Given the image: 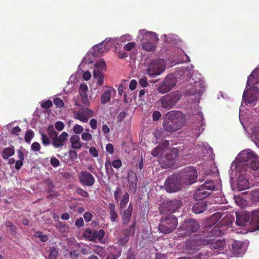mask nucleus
<instances>
[{
	"mask_svg": "<svg viewBox=\"0 0 259 259\" xmlns=\"http://www.w3.org/2000/svg\"><path fill=\"white\" fill-rule=\"evenodd\" d=\"M83 131V127L79 124H76L73 127V132L76 134L81 133Z\"/></svg>",
	"mask_w": 259,
	"mask_h": 259,
	"instance_id": "obj_57",
	"label": "nucleus"
},
{
	"mask_svg": "<svg viewBox=\"0 0 259 259\" xmlns=\"http://www.w3.org/2000/svg\"><path fill=\"white\" fill-rule=\"evenodd\" d=\"M71 147L75 149H79L81 148V144L80 142V138L78 136L73 135L70 138Z\"/></svg>",
	"mask_w": 259,
	"mask_h": 259,
	"instance_id": "obj_33",
	"label": "nucleus"
},
{
	"mask_svg": "<svg viewBox=\"0 0 259 259\" xmlns=\"http://www.w3.org/2000/svg\"><path fill=\"white\" fill-rule=\"evenodd\" d=\"M215 188L213 181L207 180L197 188L193 194V198L196 200L204 199L211 194Z\"/></svg>",
	"mask_w": 259,
	"mask_h": 259,
	"instance_id": "obj_3",
	"label": "nucleus"
},
{
	"mask_svg": "<svg viewBox=\"0 0 259 259\" xmlns=\"http://www.w3.org/2000/svg\"><path fill=\"white\" fill-rule=\"evenodd\" d=\"M108 89L103 93L101 97V102L103 104L107 103L111 99L112 93H115L116 91L112 87H108Z\"/></svg>",
	"mask_w": 259,
	"mask_h": 259,
	"instance_id": "obj_24",
	"label": "nucleus"
},
{
	"mask_svg": "<svg viewBox=\"0 0 259 259\" xmlns=\"http://www.w3.org/2000/svg\"><path fill=\"white\" fill-rule=\"evenodd\" d=\"M93 112L88 108H81L74 113V118L84 123H87L89 119L93 116Z\"/></svg>",
	"mask_w": 259,
	"mask_h": 259,
	"instance_id": "obj_15",
	"label": "nucleus"
},
{
	"mask_svg": "<svg viewBox=\"0 0 259 259\" xmlns=\"http://www.w3.org/2000/svg\"><path fill=\"white\" fill-rule=\"evenodd\" d=\"M104 236L105 231L103 229L97 231L88 228L84 231L83 234V237L85 240L92 242H96L97 239L100 241Z\"/></svg>",
	"mask_w": 259,
	"mask_h": 259,
	"instance_id": "obj_13",
	"label": "nucleus"
},
{
	"mask_svg": "<svg viewBox=\"0 0 259 259\" xmlns=\"http://www.w3.org/2000/svg\"><path fill=\"white\" fill-rule=\"evenodd\" d=\"M129 201V195L127 192H125L121 198L119 204V210L121 211L126 206Z\"/></svg>",
	"mask_w": 259,
	"mask_h": 259,
	"instance_id": "obj_39",
	"label": "nucleus"
},
{
	"mask_svg": "<svg viewBox=\"0 0 259 259\" xmlns=\"http://www.w3.org/2000/svg\"><path fill=\"white\" fill-rule=\"evenodd\" d=\"M48 133L49 135L50 138L52 139V142L53 141V139H54L57 136L58 134L55 131L53 125H50L48 126Z\"/></svg>",
	"mask_w": 259,
	"mask_h": 259,
	"instance_id": "obj_44",
	"label": "nucleus"
},
{
	"mask_svg": "<svg viewBox=\"0 0 259 259\" xmlns=\"http://www.w3.org/2000/svg\"><path fill=\"white\" fill-rule=\"evenodd\" d=\"M133 210V204L131 203L128 207L125 209L122 212L120 211V215L122 219V223L123 225L128 224L131 219Z\"/></svg>",
	"mask_w": 259,
	"mask_h": 259,
	"instance_id": "obj_17",
	"label": "nucleus"
},
{
	"mask_svg": "<svg viewBox=\"0 0 259 259\" xmlns=\"http://www.w3.org/2000/svg\"><path fill=\"white\" fill-rule=\"evenodd\" d=\"M104 41H102L101 43L99 44L98 45H95L93 47V55L95 56H99L100 54L103 53V49L102 47L103 42Z\"/></svg>",
	"mask_w": 259,
	"mask_h": 259,
	"instance_id": "obj_40",
	"label": "nucleus"
},
{
	"mask_svg": "<svg viewBox=\"0 0 259 259\" xmlns=\"http://www.w3.org/2000/svg\"><path fill=\"white\" fill-rule=\"evenodd\" d=\"M251 221L256 229L259 230V209L252 211Z\"/></svg>",
	"mask_w": 259,
	"mask_h": 259,
	"instance_id": "obj_32",
	"label": "nucleus"
},
{
	"mask_svg": "<svg viewBox=\"0 0 259 259\" xmlns=\"http://www.w3.org/2000/svg\"><path fill=\"white\" fill-rule=\"evenodd\" d=\"M251 199L254 202H259V190H254L250 193Z\"/></svg>",
	"mask_w": 259,
	"mask_h": 259,
	"instance_id": "obj_45",
	"label": "nucleus"
},
{
	"mask_svg": "<svg viewBox=\"0 0 259 259\" xmlns=\"http://www.w3.org/2000/svg\"><path fill=\"white\" fill-rule=\"evenodd\" d=\"M238 159L242 163V169L246 172L259 168V157L251 151H241L238 155Z\"/></svg>",
	"mask_w": 259,
	"mask_h": 259,
	"instance_id": "obj_1",
	"label": "nucleus"
},
{
	"mask_svg": "<svg viewBox=\"0 0 259 259\" xmlns=\"http://www.w3.org/2000/svg\"><path fill=\"white\" fill-rule=\"evenodd\" d=\"M58 255V251L57 249L52 247L50 249V252L49 255V259H56Z\"/></svg>",
	"mask_w": 259,
	"mask_h": 259,
	"instance_id": "obj_48",
	"label": "nucleus"
},
{
	"mask_svg": "<svg viewBox=\"0 0 259 259\" xmlns=\"http://www.w3.org/2000/svg\"><path fill=\"white\" fill-rule=\"evenodd\" d=\"M222 217V213L221 212H217L211 215L208 219V222L212 223V225H215Z\"/></svg>",
	"mask_w": 259,
	"mask_h": 259,
	"instance_id": "obj_38",
	"label": "nucleus"
},
{
	"mask_svg": "<svg viewBox=\"0 0 259 259\" xmlns=\"http://www.w3.org/2000/svg\"><path fill=\"white\" fill-rule=\"evenodd\" d=\"M180 99V97L177 93L171 92L161 97L158 103L162 108L169 110L174 107Z\"/></svg>",
	"mask_w": 259,
	"mask_h": 259,
	"instance_id": "obj_6",
	"label": "nucleus"
},
{
	"mask_svg": "<svg viewBox=\"0 0 259 259\" xmlns=\"http://www.w3.org/2000/svg\"><path fill=\"white\" fill-rule=\"evenodd\" d=\"M34 236L36 238H39L42 242H46L48 240V236L46 235H43L40 231H37L34 234Z\"/></svg>",
	"mask_w": 259,
	"mask_h": 259,
	"instance_id": "obj_50",
	"label": "nucleus"
},
{
	"mask_svg": "<svg viewBox=\"0 0 259 259\" xmlns=\"http://www.w3.org/2000/svg\"><path fill=\"white\" fill-rule=\"evenodd\" d=\"M41 136L42 144L45 146L49 145L50 143V140L49 138L43 133L41 134Z\"/></svg>",
	"mask_w": 259,
	"mask_h": 259,
	"instance_id": "obj_54",
	"label": "nucleus"
},
{
	"mask_svg": "<svg viewBox=\"0 0 259 259\" xmlns=\"http://www.w3.org/2000/svg\"><path fill=\"white\" fill-rule=\"evenodd\" d=\"M178 176L183 185H190L196 182L197 171L193 166H189L185 167Z\"/></svg>",
	"mask_w": 259,
	"mask_h": 259,
	"instance_id": "obj_5",
	"label": "nucleus"
},
{
	"mask_svg": "<svg viewBox=\"0 0 259 259\" xmlns=\"http://www.w3.org/2000/svg\"><path fill=\"white\" fill-rule=\"evenodd\" d=\"M90 154L94 157L98 156V151L95 147H91L89 149Z\"/></svg>",
	"mask_w": 259,
	"mask_h": 259,
	"instance_id": "obj_64",
	"label": "nucleus"
},
{
	"mask_svg": "<svg viewBox=\"0 0 259 259\" xmlns=\"http://www.w3.org/2000/svg\"><path fill=\"white\" fill-rule=\"evenodd\" d=\"M106 70V63L103 59H100L99 61H97L95 64V68L93 72H96L98 73V72H100L101 73H103L104 71Z\"/></svg>",
	"mask_w": 259,
	"mask_h": 259,
	"instance_id": "obj_31",
	"label": "nucleus"
},
{
	"mask_svg": "<svg viewBox=\"0 0 259 259\" xmlns=\"http://www.w3.org/2000/svg\"><path fill=\"white\" fill-rule=\"evenodd\" d=\"M250 217L248 215L243 214L240 215L236 213V224L239 226H244L249 222Z\"/></svg>",
	"mask_w": 259,
	"mask_h": 259,
	"instance_id": "obj_29",
	"label": "nucleus"
},
{
	"mask_svg": "<svg viewBox=\"0 0 259 259\" xmlns=\"http://www.w3.org/2000/svg\"><path fill=\"white\" fill-rule=\"evenodd\" d=\"M243 246L244 243L242 241L235 240L232 244V251L236 256H241L245 252Z\"/></svg>",
	"mask_w": 259,
	"mask_h": 259,
	"instance_id": "obj_18",
	"label": "nucleus"
},
{
	"mask_svg": "<svg viewBox=\"0 0 259 259\" xmlns=\"http://www.w3.org/2000/svg\"><path fill=\"white\" fill-rule=\"evenodd\" d=\"M128 241L129 238L124 236L123 237L119 238L117 240L116 243L119 246H124L127 243Z\"/></svg>",
	"mask_w": 259,
	"mask_h": 259,
	"instance_id": "obj_47",
	"label": "nucleus"
},
{
	"mask_svg": "<svg viewBox=\"0 0 259 259\" xmlns=\"http://www.w3.org/2000/svg\"><path fill=\"white\" fill-rule=\"evenodd\" d=\"M206 240H209V242L206 243V245H209L210 249H218L223 248L225 244V241L224 240L218 239L215 240L214 239H206Z\"/></svg>",
	"mask_w": 259,
	"mask_h": 259,
	"instance_id": "obj_22",
	"label": "nucleus"
},
{
	"mask_svg": "<svg viewBox=\"0 0 259 259\" xmlns=\"http://www.w3.org/2000/svg\"><path fill=\"white\" fill-rule=\"evenodd\" d=\"M34 136V132L31 130H28L25 135V141L28 143H30L31 140L33 138Z\"/></svg>",
	"mask_w": 259,
	"mask_h": 259,
	"instance_id": "obj_46",
	"label": "nucleus"
},
{
	"mask_svg": "<svg viewBox=\"0 0 259 259\" xmlns=\"http://www.w3.org/2000/svg\"><path fill=\"white\" fill-rule=\"evenodd\" d=\"M162 148L159 146H157L151 152V154L154 157H156L162 153Z\"/></svg>",
	"mask_w": 259,
	"mask_h": 259,
	"instance_id": "obj_49",
	"label": "nucleus"
},
{
	"mask_svg": "<svg viewBox=\"0 0 259 259\" xmlns=\"http://www.w3.org/2000/svg\"><path fill=\"white\" fill-rule=\"evenodd\" d=\"M108 209L110 219L111 222H117L118 214L115 211V205L114 203H109Z\"/></svg>",
	"mask_w": 259,
	"mask_h": 259,
	"instance_id": "obj_30",
	"label": "nucleus"
},
{
	"mask_svg": "<svg viewBox=\"0 0 259 259\" xmlns=\"http://www.w3.org/2000/svg\"><path fill=\"white\" fill-rule=\"evenodd\" d=\"M177 226V218L174 215H168L161 218L158 230L162 233L169 234L175 230Z\"/></svg>",
	"mask_w": 259,
	"mask_h": 259,
	"instance_id": "obj_4",
	"label": "nucleus"
},
{
	"mask_svg": "<svg viewBox=\"0 0 259 259\" xmlns=\"http://www.w3.org/2000/svg\"><path fill=\"white\" fill-rule=\"evenodd\" d=\"M207 205L206 201L198 202L193 205L192 211L196 214L202 213L206 210Z\"/></svg>",
	"mask_w": 259,
	"mask_h": 259,
	"instance_id": "obj_26",
	"label": "nucleus"
},
{
	"mask_svg": "<svg viewBox=\"0 0 259 259\" xmlns=\"http://www.w3.org/2000/svg\"><path fill=\"white\" fill-rule=\"evenodd\" d=\"M177 79L172 74L166 76L158 87L159 92L164 94L170 91L176 84Z\"/></svg>",
	"mask_w": 259,
	"mask_h": 259,
	"instance_id": "obj_12",
	"label": "nucleus"
},
{
	"mask_svg": "<svg viewBox=\"0 0 259 259\" xmlns=\"http://www.w3.org/2000/svg\"><path fill=\"white\" fill-rule=\"evenodd\" d=\"M14 153L15 150L13 147L6 148L3 151L2 157L5 159H7L13 155Z\"/></svg>",
	"mask_w": 259,
	"mask_h": 259,
	"instance_id": "obj_37",
	"label": "nucleus"
},
{
	"mask_svg": "<svg viewBox=\"0 0 259 259\" xmlns=\"http://www.w3.org/2000/svg\"><path fill=\"white\" fill-rule=\"evenodd\" d=\"M31 149L35 152H37L40 149V145L38 142H34L31 146Z\"/></svg>",
	"mask_w": 259,
	"mask_h": 259,
	"instance_id": "obj_62",
	"label": "nucleus"
},
{
	"mask_svg": "<svg viewBox=\"0 0 259 259\" xmlns=\"http://www.w3.org/2000/svg\"><path fill=\"white\" fill-rule=\"evenodd\" d=\"M178 156L177 152H172L167 153L163 158V163L167 167H170L175 161V159Z\"/></svg>",
	"mask_w": 259,
	"mask_h": 259,
	"instance_id": "obj_23",
	"label": "nucleus"
},
{
	"mask_svg": "<svg viewBox=\"0 0 259 259\" xmlns=\"http://www.w3.org/2000/svg\"><path fill=\"white\" fill-rule=\"evenodd\" d=\"M6 226L9 228V232L13 236H15L17 234V228L12 223L9 221H7L5 223Z\"/></svg>",
	"mask_w": 259,
	"mask_h": 259,
	"instance_id": "obj_42",
	"label": "nucleus"
},
{
	"mask_svg": "<svg viewBox=\"0 0 259 259\" xmlns=\"http://www.w3.org/2000/svg\"><path fill=\"white\" fill-rule=\"evenodd\" d=\"M207 242H209V240H206V239L200 236L191 237L186 242V249L187 250H192L193 252L202 246L206 245Z\"/></svg>",
	"mask_w": 259,
	"mask_h": 259,
	"instance_id": "obj_11",
	"label": "nucleus"
},
{
	"mask_svg": "<svg viewBox=\"0 0 259 259\" xmlns=\"http://www.w3.org/2000/svg\"><path fill=\"white\" fill-rule=\"evenodd\" d=\"M243 99L245 102L247 103H252L257 99V95L256 94H251L249 95L243 94Z\"/></svg>",
	"mask_w": 259,
	"mask_h": 259,
	"instance_id": "obj_41",
	"label": "nucleus"
},
{
	"mask_svg": "<svg viewBox=\"0 0 259 259\" xmlns=\"http://www.w3.org/2000/svg\"><path fill=\"white\" fill-rule=\"evenodd\" d=\"M121 194V190L119 187L116 188L115 191L114 192V198L117 202L118 201Z\"/></svg>",
	"mask_w": 259,
	"mask_h": 259,
	"instance_id": "obj_55",
	"label": "nucleus"
},
{
	"mask_svg": "<svg viewBox=\"0 0 259 259\" xmlns=\"http://www.w3.org/2000/svg\"><path fill=\"white\" fill-rule=\"evenodd\" d=\"M146 40L149 39V41L144 42L143 43V48L146 51L153 52L155 49V42L158 40V37L155 33L153 32H149L145 35Z\"/></svg>",
	"mask_w": 259,
	"mask_h": 259,
	"instance_id": "obj_14",
	"label": "nucleus"
},
{
	"mask_svg": "<svg viewBox=\"0 0 259 259\" xmlns=\"http://www.w3.org/2000/svg\"><path fill=\"white\" fill-rule=\"evenodd\" d=\"M121 254V249H120L116 254L110 252L108 253L106 259H117Z\"/></svg>",
	"mask_w": 259,
	"mask_h": 259,
	"instance_id": "obj_53",
	"label": "nucleus"
},
{
	"mask_svg": "<svg viewBox=\"0 0 259 259\" xmlns=\"http://www.w3.org/2000/svg\"><path fill=\"white\" fill-rule=\"evenodd\" d=\"M68 134L67 133L64 132L59 137L58 136L53 139L52 144L56 148H62L67 141Z\"/></svg>",
	"mask_w": 259,
	"mask_h": 259,
	"instance_id": "obj_19",
	"label": "nucleus"
},
{
	"mask_svg": "<svg viewBox=\"0 0 259 259\" xmlns=\"http://www.w3.org/2000/svg\"><path fill=\"white\" fill-rule=\"evenodd\" d=\"M79 182L83 185L92 186L95 182V179L89 172L84 170L81 171L78 175Z\"/></svg>",
	"mask_w": 259,
	"mask_h": 259,
	"instance_id": "obj_16",
	"label": "nucleus"
},
{
	"mask_svg": "<svg viewBox=\"0 0 259 259\" xmlns=\"http://www.w3.org/2000/svg\"><path fill=\"white\" fill-rule=\"evenodd\" d=\"M221 226L218 223L214 226L212 229H209V230L207 231V235L205 239H211L212 236H221L223 234V231L220 229Z\"/></svg>",
	"mask_w": 259,
	"mask_h": 259,
	"instance_id": "obj_27",
	"label": "nucleus"
},
{
	"mask_svg": "<svg viewBox=\"0 0 259 259\" xmlns=\"http://www.w3.org/2000/svg\"><path fill=\"white\" fill-rule=\"evenodd\" d=\"M237 187L241 190H245L250 188V184L245 177L240 176L237 180Z\"/></svg>",
	"mask_w": 259,
	"mask_h": 259,
	"instance_id": "obj_28",
	"label": "nucleus"
},
{
	"mask_svg": "<svg viewBox=\"0 0 259 259\" xmlns=\"http://www.w3.org/2000/svg\"><path fill=\"white\" fill-rule=\"evenodd\" d=\"M200 228L199 223L196 220L189 219L184 222L179 228L180 233L184 236H189L196 232Z\"/></svg>",
	"mask_w": 259,
	"mask_h": 259,
	"instance_id": "obj_10",
	"label": "nucleus"
},
{
	"mask_svg": "<svg viewBox=\"0 0 259 259\" xmlns=\"http://www.w3.org/2000/svg\"><path fill=\"white\" fill-rule=\"evenodd\" d=\"M88 90V88L87 85L84 83L80 84L79 89V93L80 96L81 102L84 106H88L89 105V101L87 94Z\"/></svg>",
	"mask_w": 259,
	"mask_h": 259,
	"instance_id": "obj_21",
	"label": "nucleus"
},
{
	"mask_svg": "<svg viewBox=\"0 0 259 259\" xmlns=\"http://www.w3.org/2000/svg\"><path fill=\"white\" fill-rule=\"evenodd\" d=\"M83 218L86 222H90L93 218V214L89 211L85 212L83 214Z\"/></svg>",
	"mask_w": 259,
	"mask_h": 259,
	"instance_id": "obj_63",
	"label": "nucleus"
},
{
	"mask_svg": "<svg viewBox=\"0 0 259 259\" xmlns=\"http://www.w3.org/2000/svg\"><path fill=\"white\" fill-rule=\"evenodd\" d=\"M53 105L52 102L51 100H47V101L41 103V107L43 109H48L51 107Z\"/></svg>",
	"mask_w": 259,
	"mask_h": 259,
	"instance_id": "obj_61",
	"label": "nucleus"
},
{
	"mask_svg": "<svg viewBox=\"0 0 259 259\" xmlns=\"http://www.w3.org/2000/svg\"><path fill=\"white\" fill-rule=\"evenodd\" d=\"M81 138L83 141H88L92 140V136L89 133L84 132L82 134Z\"/></svg>",
	"mask_w": 259,
	"mask_h": 259,
	"instance_id": "obj_59",
	"label": "nucleus"
},
{
	"mask_svg": "<svg viewBox=\"0 0 259 259\" xmlns=\"http://www.w3.org/2000/svg\"><path fill=\"white\" fill-rule=\"evenodd\" d=\"M127 181L130 190L135 191L137 187L138 178L136 174L132 170L128 172Z\"/></svg>",
	"mask_w": 259,
	"mask_h": 259,
	"instance_id": "obj_20",
	"label": "nucleus"
},
{
	"mask_svg": "<svg viewBox=\"0 0 259 259\" xmlns=\"http://www.w3.org/2000/svg\"><path fill=\"white\" fill-rule=\"evenodd\" d=\"M168 117L163 122L165 131L172 133L180 130L185 123V118L181 113H169Z\"/></svg>",
	"mask_w": 259,
	"mask_h": 259,
	"instance_id": "obj_2",
	"label": "nucleus"
},
{
	"mask_svg": "<svg viewBox=\"0 0 259 259\" xmlns=\"http://www.w3.org/2000/svg\"><path fill=\"white\" fill-rule=\"evenodd\" d=\"M178 175H172L169 176L164 183L165 190L169 193L178 191L183 185Z\"/></svg>",
	"mask_w": 259,
	"mask_h": 259,
	"instance_id": "obj_8",
	"label": "nucleus"
},
{
	"mask_svg": "<svg viewBox=\"0 0 259 259\" xmlns=\"http://www.w3.org/2000/svg\"><path fill=\"white\" fill-rule=\"evenodd\" d=\"M215 253V251L210 249L201 251L196 255L197 259H206Z\"/></svg>",
	"mask_w": 259,
	"mask_h": 259,
	"instance_id": "obj_36",
	"label": "nucleus"
},
{
	"mask_svg": "<svg viewBox=\"0 0 259 259\" xmlns=\"http://www.w3.org/2000/svg\"><path fill=\"white\" fill-rule=\"evenodd\" d=\"M136 222L133 221L132 225L129 228L125 229L123 231V234L124 236L129 238L130 236H132L135 234L136 230Z\"/></svg>",
	"mask_w": 259,
	"mask_h": 259,
	"instance_id": "obj_34",
	"label": "nucleus"
},
{
	"mask_svg": "<svg viewBox=\"0 0 259 259\" xmlns=\"http://www.w3.org/2000/svg\"><path fill=\"white\" fill-rule=\"evenodd\" d=\"M182 201L174 199L163 202L159 207V211L161 214L172 213L179 209L182 205Z\"/></svg>",
	"mask_w": 259,
	"mask_h": 259,
	"instance_id": "obj_9",
	"label": "nucleus"
},
{
	"mask_svg": "<svg viewBox=\"0 0 259 259\" xmlns=\"http://www.w3.org/2000/svg\"><path fill=\"white\" fill-rule=\"evenodd\" d=\"M93 76L97 80L99 85H101L104 83V75L103 73L93 72Z\"/></svg>",
	"mask_w": 259,
	"mask_h": 259,
	"instance_id": "obj_43",
	"label": "nucleus"
},
{
	"mask_svg": "<svg viewBox=\"0 0 259 259\" xmlns=\"http://www.w3.org/2000/svg\"><path fill=\"white\" fill-rule=\"evenodd\" d=\"M54 103L55 105L59 107H62L64 106L63 101L59 98H56L54 99Z\"/></svg>",
	"mask_w": 259,
	"mask_h": 259,
	"instance_id": "obj_58",
	"label": "nucleus"
},
{
	"mask_svg": "<svg viewBox=\"0 0 259 259\" xmlns=\"http://www.w3.org/2000/svg\"><path fill=\"white\" fill-rule=\"evenodd\" d=\"M112 166H113L115 168H119L122 165V161L120 159H116L113 160L112 163Z\"/></svg>",
	"mask_w": 259,
	"mask_h": 259,
	"instance_id": "obj_60",
	"label": "nucleus"
},
{
	"mask_svg": "<svg viewBox=\"0 0 259 259\" xmlns=\"http://www.w3.org/2000/svg\"><path fill=\"white\" fill-rule=\"evenodd\" d=\"M68 156L72 161H74V160L77 158V154L76 152L74 150H70L68 152Z\"/></svg>",
	"mask_w": 259,
	"mask_h": 259,
	"instance_id": "obj_52",
	"label": "nucleus"
},
{
	"mask_svg": "<svg viewBox=\"0 0 259 259\" xmlns=\"http://www.w3.org/2000/svg\"><path fill=\"white\" fill-rule=\"evenodd\" d=\"M165 70V63L162 59H155L152 60L148 65L146 72L147 74L152 77H155L160 75Z\"/></svg>",
	"mask_w": 259,
	"mask_h": 259,
	"instance_id": "obj_7",
	"label": "nucleus"
},
{
	"mask_svg": "<svg viewBox=\"0 0 259 259\" xmlns=\"http://www.w3.org/2000/svg\"><path fill=\"white\" fill-rule=\"evenodd\" d=\"M50 163L54 167H57L60 164L59 160L56 157H52L50 160Z\"/></svg>",
	"mask_w": 259,
	"mask_h": 259,
	"instance_id": "obj_56",
	"label": "nucleus"
},
{
	"mask_svg": "<svg viewBox=\"0 0 259 259\" xmlns=\"http://www.w3.org/2000/svg\"><path fill=\"white\" fill-rule=\"evenodd\" d=\"M233 220L230 214H228L224 217L218 223L221 227L227 226L229 227L232 225Z\"/></svg>",
	"mask_w": 259,
	"mask_h": 259,
	"instance_id": "obj_35",
	"label": "nucleus"
},
{
	"mask_svg": "<svg viewBox=\"0 0 259 259\" xmlns=\"http://www.w3.org/2000/svg\"><path fill=\"white\" fill-rule=\"evenodd\" d=\"M259 82V68L253 71L248 77L247 84L248 85H254Z\"/></svg>",
	"mask_w": 259,
	"mask_h": 259,
	"instance_id": "obj_25",
	"label": "nucleus"
},
{
	"mask_svg": "<svg viewBox=\"0 0 259 259\" xmlns=\"http://www.w3.org/2000/svg\"><path fill=\"white\" fill-rule=\"evenodd\" d=\"M76 192L79 195L84 198H88L89 196L88 192L80 187H77L76 189Z\"/></svg>",
	"mask_w": 259,
	"mask_h": 259,
	"instance_id": "obj_51",
	"label": "nucleus"
}]
</instances>
